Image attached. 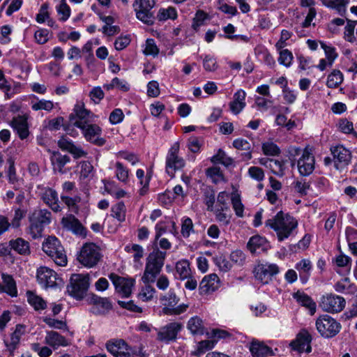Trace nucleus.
I'll return each instance as SVG.
<instances>
[{
    "label": "nucleus",
    "mask_w": 357,
    "mask_h": 357,
    "mask_svg": "<svg viewBox=\"0 0 357 357\" xmlns=\"http://www.w3.org/2000/svg\"><path fill=\"white\" fill-rule=\"evenodd\" d=\"M86 141L96 146H103L106 143L102 137V129L98 124L90 122L79 128Z\"/></svg>",
    "instance_id": "nucleus-14"
},
{
    "label": "nucleus",
    "mask_w": 357,
    "mask_h": 357,
    "mask_svg": "<svg viewBox=\"0 0 357 357\" xmlns=\"http://www.w3.org/2000/svg\"><path fill=\"white\" fill-rule=\"evenodd\" d=\"M68 229L82 238L86 236V229L77 219L72 215H68Z\"/></svg>",
    "instance_id": "nucleus-37"
},
{
    "label": "nucleus",
    "mask_w": 357,
    "mask_h": 357,
    "mask_svg": "<svg viewBox=\"0 0 357 357\" xmlns=\"http://www.w3.org/2000/svg\"><path fill=\"white\" fill-rule=\"evenodd\" d=\"M45 342L54 349H57L60 346H66V340L65 337L61 335L57 332L50 331L47 333L45 337Z\"/></svg>",
    "instance_id": "nucleus-34"
},
{
    "label": "nucleus",
    "mask_w": 357,
    "mask_h": 357,
    "mask_svg": "<svg viewBox=\"0 0 357 357\" xmlns=\"http://www.w3.org/2000/svg\"><path fill=\"white\" fill-rule=\"evenodd\" d=\"M293 58V54L289 50H283L279 52L278 62L280 65L289 68L292 63Z\"/></svg>",
    "instance_id": "nucleus-64"
},
{
    "label": "nucleus",
    "mask_w": 357,
    "mask_h": 357,
    "mask_svg": "<svg viewBox=\"0 0 357 357\" xmlns=\"http://www.w3.org/2000/svg\"><path fill=\"white\" fill-rule=\"evenodd\" d=\"M105 190L115 199H121L128 195V193L120 188L115 181L102 180Z\"/></svg>",
    "instance_id": "nucleus-30"
},
{
    "label": "nucleus",
    "mask_w": 357,
    "mask_h": 357,
    "mask_svg": "<svg viewBox=\"0 0 357 357\" xmlns=\"http://www.w3.org/2000/svg\"><path fill=\"white\" fill-rule=\"evenodd\" d=\"M107 350L115 357H135V351L123 340H112L106 342Z\"/></svg>",
    "instance_id": "nucleus-12"
},
{
    "label": "nucleus",
    "mask_w": 357,
    "mask_h": 357,
    "mask_svg": "<svg viewBox=\"0 0 357 357\" xmlns=\"http://www.w3.org/2000/svg\"><path fill=\"white\" fill-rule=\"evenodd\" d=\"M220 286V279L216 274H209L204 277L199 284L201 294H209L215 291Z\"/></svg>",
    "instance_id": "nucleus-23"
},
{
    "label": "nucleus",
    "mask_w": 357,
    "mask_h": 357,
    "mask_svg": "<svg viewBox=\"0 0 357 357\" xmlns=\"http://www.w3.org/2000/svg\"><path fill=\"white\" fill-rule=\"evenodd\" d=\"M335 290L339 293L354 294L357 291L356 286L351 282L349 278L346 277L334 285Z\"/></svg>",
    "instance_id": "nucleus-33"
},
{
    "label": "nucleus",
    "mask_w": 357,
    "mask_h": 357,
    "mask_svg": "<svg viewBox=\"0 0 357 357\" xmlns=\"http://www.w3.org/2000/svg\"><path fill=\"white\" fill-rule=\"evenodd\" d=\"M187 328L192 335H204L206 333L204 321L198 316L192 317L188 320Z\"/></svg>",
    "instance_id": "nucleus-32"
},
{
    "label": "nucleus",
    "mask_w": 357,
    "mask_h": 357,
    "mask_svg": "<svg viewBox=\"0 0 357 357\" xmlns=\"http://www.w3.org/2000/svg\"><path fill=\"white\" fill-rule=\"evenodd\" d=\"M175 268L176 274L181 280H185L191 275L190 262L187 259H181L177 261Z\"/></svg>",
    "instance_id": "nucleus-39"
},
{
    "label": "nucleus",
    "mask_w": 357,
    "mask_h": 357,
    "mask_svg": "<svg viewBox=\"0 0 357 357\" xmlns=\"http://www.w3.org/2000/svg\"><path fill=\"white\" fill-rule=\"evenodd\" d=\"M331 153L337 169L348 165L351 159L350 151L342 145H337L331 149Z\"/></svg>",
    "instance_id": "nucleus-20"
},
{
    "label": "nucleus",
    "mask_w": 357,
    "mask_h": 357,
    "mask_svg": "<svg viewBox=\"0 0 357 357\" xmlns=\"http://www.w3.org/2000/svg\"><path fill=\"white\" fill-rule=\"evenodd\" d=\"M321 47L324 51L326 59L329 61V65H333L338 56L336 49L331 45H327L324 43H321Z\"/></svg>",
    "instance_id": "nucleus-63"
},
{
    "label": "nucleus",
    "mask_w": 357,
    "mask_h": 357,
    "mask_svg": "<svg viewBox=\"0 0 357 357\" xmlns=\"http://www.w3.org/2000/svg\"><path fill=\"white\" fill-rule=\"evenodd\" d=\"M247 247L252 253H260L262 251L266 250L268 245L264 237L256 235L249 239Z\"/></svg>",
    "instance_id": "nucleus-28"
},
{
    "label": "nucleus",
    "mask_w": 357,
    "mask_h": 357,
    "mask_svg": "<svg viewBox=\"0 0 357 357\" xmlns=\"http://www.w3.org/2000/svg\"><path fill=\"white\" fill-rule=\"evenodd\" d=\"M10 125L17 131L21 139L27 138L29 135L27 117L20 115L14 117L11 121Z\"/></svg>",
    "instance_id": "nucleus-25"
},
{
    "label": "nucleus",
    "mask_w": 357,
    "mask_h": 357,
    "mask_svg": "<svg viewBox=\"0 0 357 357\" xmlns=\"http://www.w3.org/2000/svg\"><path fill=\"white\" fill-rule=\"evenodd\" d=\"M38 282L43 288L54 287L59 284L57 280L56 273L52 270L46 266H41L38 268L36 274Z\"/></svg>",
    "instance_id": "nucleus-18"
},
{
    "label": "nucleus",
    "mask_w": 357,
    "mask_h": 357,
    "mask_svg": "<svg viewBox=\"0 0 357 357\" xmlns=\"http://www.w3.org/2000/svg\"><path fill=\"white\" fill-rule=\"evenodd\" d=\"M312 337L306 330H301L296 335L295 340L291 342L289 346L291 348L298 353H310L312 350L311 343Z\"/></svg>",
    "instance_id": "nucleus-19"
},
{
    "label": "nucleus",
    "mask_w": 357,
    "mask_h": 357,
    "mask_svg": "<svg viewBox=\"0 0 357 357\" xmlns=\"http://www.w3.org/2000/svg\"><path fill=\"white\" fill-rule=\"evenodd\" d=\"M5 292L12 297L17 296L16 283L13 277L10 275L3 273L1 275Z\"/></svg>",
    "instance_id": "nucleus-41"
},
{
    "label": "nucleus",
    "mask_w": 357,
    "mask_h": 357,
    "mask_svg": "<svg viewBox=\"0 0 357 357\" xmlns=\"http://www.w3.org/2000/svg\"><path fill=\"white\" fill-rule=\"evenodd\" d=\"M10 245L15 251L20 255H27L30 252L29 242L21 238L10 241Z\"/></svg>",
    "instance_id": "nucleus-47"
},
{
    "label": "nucleus",
    "mask_w": 357,
    "mask_h": 357,
    "mask_svg": "<svg viewBox=\"0 0 357 357\" xmlns=\"http://www.w3.org/2000/svg\"><path fill=\"white\" fill-rule=\"evenodd\" d=\"M100 248L93 243H84L77 254L78 261L84 267L90 268L96 266L102 259Z\"/></svg>",
    "instance_id": "nucleus-3"
},
{
    "label": "nucleus",
    "mask_w": 357,
    "mask_h": 357,
    "mask_svg": "<svg viewBox=\"0 0 357 357\" xmlns=\"http://www.w3.org/2000/svg\"><path fill=\"white\" fill-rule=\"evenodd\" d=\"M109 278L114 286L115 291L122 297H129L135 284V280L132 278L119 276L116 273H110Z\"/></svg>",
    "instance_id": "nucleus-11"
},
{
    "label": "nucleus",
    "mask_w": 357,
    "mask_h": 357,
    "mask_svg": "<svg viewBox=\"0 0 357 357\" xmlns=\"http://www.w3.org/2000/svg\"><path fill=\"white\" fill-rule=\"evenodd\" d=\"M211 162L213 163L222 164L225 166H229L232 164V159L227 155L225 151L219 149L218 153L211 158Z\"/></svg>",
    "instance_id": "nucleus-61"
},
{
    "label": "nucleus",
    "mask_w": 357,
    "mask_h": 357,
    "mask_svg": "<svg viewBox=\"0 0 357 357\" xmlns=\"http://www.w3.org/2000/svg\"><path fill=\"white\" fill-rule=\"evenodd\" d=\"M142 52L146 56L155 57L159 54V48L153 38L146 39L145 43L142 45Z\"/></svg>",
    "instance_id": "nucleus-48"
},
{
    "label": "nucleus",
    "mask_w": 357,
    "mask_h": 357,
    "mask_svg": "<svg viewBox=\"0 0 357 357\" xmlns=\"http://www.w3.org/2000/svg\"><path fill=\"white\" fill-rule=\"evenodd\" d=\"M296 165L299 174L303 176L310 175L315 168V158L312 151L305 147L300 158L296 161Z\"/></svg>",
    "instance_id": "nucleus-15"
},
{
    "label": "nucleus",
    "mask_w": 357,
    "mask_h": 357,
    "mask_svg": "<svg viewBox=\"0 0 357 357\" xmlns=\"http://www.w3.org/2000/svg\"><path fill=\"white\" fill-rule=\"evenodd\" d=\"M40 195L43 202L47 204L54 211H61L58 203V195L55 190L46 187H38Z\"/></svg>",
    "instance_id": "nucleus-21"
},
{
    "label": "nucleus",
    "mask_w": 357,
    "mask_h": 357,
    "mask_svg": "<svg viewBox=\"0 0 357 357\" xmlns=\"http://www.w3.org/2000/svg\"><path fill=\"white\" fill-rule=\"evenodd\" d=\"M180 144L174 142L167 151L165 158V170L171 176L174 177L176 171L183 169L185 165V160L179 155Z\"/></svg>",
    "instance_id": "nucleus-6"
},
{
    "label": "nucleus",
    "mask_w": 357,
    "mask_h": 357,
    "mask_svg": "<svg viewBox=\"0 0 357 357\" xmlns=\"http://www.w3.org/2000/svg\"><path fill=\"white\" fill-rule=\"evenodd\" d=\"M245 92L242 90H238L234 95V100L229 103V108L234 114H239L245 107Z\"/></svg>",
    "instance_id": "nucleus-29"
},
{
    "label": "nucleus",
    "mask_w": 357,
    "mask_h": 357,
    "mask_svg": "<svg viewBox=\"0 0 357 357\" xmlns=\"http://www.w3.org/2000/svg\"><path fill=\"white\" fill-rule=\"evenodd\" d=\"M104 89L107 91L118 89L123 91H128L130 89V85L125 80L114 77L110 83L105 84L103 85Z\"/></svg>",
    "instance_id": "nucleus-51"
},
{
    "label": "nucleus",
    "mask_w": 357,
    "mask_h": 357,
    "mask_svg": "<svg viewBox=\"0 0 357 357\" xmlns=\"http://www.w3.org/2000/svg\"><path fill=\"white\" fill-rule=\"evenodd\" d=\"M27 301L36 311L43 310L47 308V302L36 293L28 291L26 292Z\"/></svg>",
    "instance_id": "nucleus-35"
},
{
    "label": "nucleus",
    "mask_w": 357,
    "mask_h": 357,
    "mask_svg": "<svg viewBox=\"0 0 357 357\" xmlns=\"http://www.w3.org/2000/svg\"><path fill=\"white\" fill-rule=\"evenodd\" d=\"M316 328L322 337L329 338L334 337L340 332L341 326L333 317L324 314L317 319Z\"/></svg>",
    "instance_id": "nucleus-9"
},
{
    "label": "nucleus",
    "mask_w": 357,
    "mask_h": 357,
    "mask_svg": "<svg viewBox=\"0 0 357 357\" xmlns=\"http://www.w3.org/2000/svg\"><path fill=\"white\" fill-rule=\"evenodd\" d=\"M25 327L17 324L15 331L11 333L9 340H4V344L10 355H13L14 351L17 348L22 336L24 334Z\"/></svg>",
    "instance_id": "nucleus-22"
},
{
    "label": "nucleus",
    "mask_w": 357,
    "mask_h": 357,
    "mask_svg": "<svg viewBox=\"0 0 357 357\" xmlns=\"http://www.w3.org/2000/svg\"><path fill=\"white\" fill-rule=\"evenodd\" d=\"M166 252L158 249L149 254L146 259V265L142 280L144 284L153 283L160 274L166 258Z\"/></svg>",
    "instance_id": "nucleus-2"
},
{
    "label": "nucleus",
    "mask_w": 357,
    "mask_h": 357,
    "mask_svg": "<svg viewBox=\"0 0 357 357\" xmlns=\"http://www.w3.org/2000/svg\"><path fill=\"white\" fill-rule=\"evenodd\" d=\"M33 98L36 100H31V107L33 111L45 110L46 112H51L54 106L52 101L45 99H38L36 96H32Z\"/></svg>",
    "instance_id": "nucleus-38"
},
{
    "label": "nucleus",
    "mask_w": 357,
    "mask_h": 357,
    "mask_svg": "<svg viewBox=\"0 0 357 357\" xmlns=\"http://www.w3.org/2000/svg\"><path fill=\"white\" fill-rule=\"evenodd\" d=\"M146 285L141 288L139 294L138 298L144 302H147L151 301L156 293V291L153 287L148 284H145Z\"/></svg>",
    "instance_id": "nucleus-49"
},
{
    "label": "nucleus",
    "mask_w": 357,
    "mask_h": 357,
    "mask_svg": "<svg viewBox=\"0 0 357 357\" xmlns=\"http://www.w3.org/2000/svg\"><path fill=\"white\" fill-rule=\"evenodd\" d=\"M112 169L114 170L115 177L116 179L123 184H128L130 181V171L121 162L116 161L111 163Z\"/></svg>",
    "instance_id": "nucleus-31"
},
{
    "label": "nucleus",
    "mask_w": 357,
    "mask_h": 357,
    "mask_svg": "<svg viewBox=\"0 0 357 357\" xmlns=\"http://www.w3.org/2000/svg\"><path fill=\"white\" fill-rule=\"evenodd\" d=\"M111 215L119 222H123L126 220V207L123 202H119L112 206Z\"/></svg>",
    "instance_id": "nucleus-45"
},
{
    "label": "nucleus",
    "mask_w": 357,
    "mask_h": 357,
    "mask_svg": "<svg viewBox=\"0 0 357 357\" xmlns=\"http://www.w3.org/2000/svg\"><path fill=\"white\" fill-rule=\"evenodd\" d=\"M29 221V231L32 237L33 238H36L41 236L45 226L41 223L38 222L37 220L33 219V217L32 215H30Z\"/></svg>",
    "instance_id": "nucleus-55"
},
{
    "label": "nucleus",
    "mask_w": 357,
    "mask_h": 357,
    "mask_svg": "<svg viewBox=\"0 0 357 357\" xmlns=\"http://www.w3.org/2000/svg\"><path fill=\"white\" fill-rule=\"evenodd\" d=\"M154 6L155 0H135L132 3L136 17L148 25L154 22L155 17L152 11Z\"/></svg>",
    "instance_id": "nucleus-8"
},
{
    "label": "nucleus",
    "mask_w": 357,
    "mask_h": 357,
    "mask_svg": "<svg viewBox=\"0 0 357 357\" xmlns=\"http://www.w3.org/2000/svg\"><path fill=\"white\" fill-rule=\"evenodd\" d=\"M33 219L37 220L38 222L44 226L47 225L51 221V213L47 210H36L31 215Z\"/></svg>",
    "instance_id": "nucleus-54"
},
{
    "label": "nucleus",
    "mask_w": 357,
    "mask_h": 357,
    "mask_svg": "<svg viewBox=\"0 0 357 357\" xmlns=\"http://www.w3.org/2000/svg\"><path fill=\"white\" fill-rule=\"evenodd\" d=\"M351 261V258L344 254L337 255L333 259V263H334L337 268H343L347 274L350 273Z\"/></svg>",
    "instance_id": "nucleus-44"
},
{
    "label": "nucleus",
    "mask_w": 357,
    "mask_h": 357,
    "mask_svg": "<svg viewBox=\"0 0 357 357\" xmlns=\"http://www.w3.org/2000/svg\"><path fill=\"white\" fill-rule=\"evenodd\" d=\"M160 303L163 305L162 312L166 315H179L186 312L188 304L182 303L176 305L179 298L173 289H170L167 294L160 298Z\"/></svg>",
    "instance_id": "nucleus-5"
},
{
    "label": "nucleus",
    "mask_w": 357,
    "mask_h": 357,
    "mask_svg": "<svg viewBox=\"0 0 357 357\" xmlns=\"http://www.w3.org/2000/svg\"><path fill=\"white\" fill-rule=\"evenodd\" d=\"M217 344V340H206L199 342L195 350L192 353V355L200 356L206 351L212 349Z\"/></svg>",
    "instance_id": "nucleus-46"
},
{
    "label": "nucleus",
    "mask_w": 357,
    "mask_h": 357,
    "mask_svg": "<svg viewBox=\"0 0 357 357\" xmlns=\"http://www.w3.org/2000/svg\"><path fill=\"white\" fill-rule=\"evenodd\" d=\"M266 225L276 232L279 241H283L296 229L298 222L290 215L280 211L273 218L267 220Z\"/></svg>",
    "instance_id": "nucleus-1"
},
{
    "label": "nucleus",
    "mask_w": 357,
    "mask_h": 357,
    "mask_svg": "<svg viewBox=\"0 0 357 357\" xmlns=\"http://www.w3.org/2000/svg\"><path fill=\"white\" fill-rule=\"evenodd\" d=\"M345 303L346 301L343 297L329 294L321 297L319 306L325 312L337 313L344 309Z\"/></svg>",
    "instance_id": "nucleus-13"
},
{
    "label": "nucleus",
    "mask_w": 357,
    "mask_h": 357,
    "mask_svg": "<svg viewBox=\"0 0 357 357\" xmlns=\"http://www.w3.org/2000/svg\"><path fill=\"white\" fill-rule=\"evenodd\" d=\"M344 80V75L339 70H333L327 77L326 86L331 89L338 87Z\"/></svg>",
    "instance_id": "nucleus-42"
},
{
    "label": "nucleus",
    "mask_w": 357,
    "mask_h": 357,
    "mask_svg": "<svg viewBox=\"0 0 357 357\" xmlns=\"http://www.w3.org/2000/svg\"><path fill=\"white\" fill-rule=\"evenodd\" d=\"M70 296L80 301L85 296L89 287V275L73 274L70 277Z\"/></svg>",
    "instance_id": "nucleus-10"
},
{
    "label": "nucleus",
    "mask_w": 357,
    "mask_h": 357,
    "mask_svg": "<svg viewBox=\"0 0 357 357\" xmlns=\"http://www.w3.org/2000/svg\"><path fill=\"white\" fill-rule=\"evenodd\" d=\"M322 4L328 8L335 9L342 15L346 12L347 5L349 0H320Z\"/></svg>",
    "instance_id": "nucleus-40"
},
{
    "label": "nucleus",
    "mask_w": 357,
    "mask_h": 357,
    "mask_svg": "<svg viewBox=\"0 0 357 357\" xmlns=\"http://www.w3.org/2000/svg\"><path fill=\"white\" fill-rule=\"evenodd\" d=\"M125 251L132 254L135 262H138L144 256V248L137 244H128L125 247Z\"/></svg>",
    "instance_id": "nucleus-53"
},
{
    "label": "nucleus",
    "mask_w": 357,
    "mask_h": 357,
    "mask_svg": "<svg viewBox=\"0 0 357 357\" xmlns=\"http://www.w3.org/2000/svg\"><path fill=\"white\" fill-rule=\"evenodd\" d=\"M262 151L266 155H277L280 153V149L277 144L273 142L268 141L261 144Z\"/></svg>",
    "instance_id": "nucleus-60"
},
{
    "label": "nucleus",
    "mask_w": 357,
    "mask_h": 357,
    "mask_svg": "<svg viewBox=\"0 0 357 357\" xmlns=\"http://www.w3.org/2000/svg\"><path fill=\"white\" fill-rule=\"evenodd\" d=\"M337 128L340 131L344 134H354V125L353 123L349 121L347 119L342 118L340 119L337 123Z\"/></svg>",
    "instance_id": "nucleus-62"
},
{
    "label": "nucleus",
    "mask_w": 357,
    "mask_h": 357,
    "mask_svg": "<svg viewBox=\"0 0 357 357\" xmlns=\"http://www.w3.org/2000/svg\"><path fill=\"white\" fill-rule=\"evenodd\" d=\"M293 298L299 305L308 310V313L311 316L315 314L317 311V304L310 296L303 291H298L293 294Z\"/></svg>",
    "instance_id": "nucleus-24"
},
{
    "label": "nucleus",
    "mask_w": 357,
    "mask_h": 357,
    "mask_svg": "<svg viewBox=\"0 0 357 357\" xmlns=\"http://www.w3.org/2000/svg\"><path fill=\"white\" fill-rule=\"evenodd\" d=\"M255 278L264 284H268L274 275L279 273V268L275 264H259L255 268Z\"/></svg>",
    "instance_id": "nucleus-16"
},
{
    "label": "nucleus",
    "mask_w": 357,
    "mask_h": 357,
    "mask_svg": "<svg viewBox=\"0 0 357 357\" xmlns=\"http://www.w3.org/2000/svg\"><path fill=\"white\" fill-rule=\"evenodd\" d=\"M98 116L85 107L82 102H78L75 105L73 112L70 116V123L78 128L84 125L94 121Z\"/></svg>",
    "instance_id": "nucleus-7"
},
{
    "label": "nucleus",
    "mask_w": 357,
    "mask_h": 357,
    "mask_svg": "<svg viewBox=\"0 0 357 357\" xmlns=\"http://www.w3.org/2000/svg\"><path fill=\"white\" fill-rule=\"evenodd\" d=\"M194 232V225L192 220L188 217H183L181 219V235L184 238H188Z\"/></svg>",
    "instance_id": "nucleus-57"
},
{
    "label": "nucleus",
    "mask_w": 357,
    "mask_h": 357,
    "mask_svg": "<svg viewBox=\"0 0 357 357\" xmlns=\"http://www.w3.org/2000/svg\"><path fill=\"white\" fill-rule=\"evenodd\" d=\"M269 169L278 176H283L287 170V162L282 160H272L270 162Z\"/></svg>",
    "instance_id": "nucleus-43"
},
{
    "label": "nucleus",
    "mask_w": 357,
    "mask_h": 357,
    "mask_svg": "<svg viewBox=\"0 0 357 357\" xmlns=\"http://www.w3.org/2000/svg\"><path fill=\"white\" fill-rule=\"evenodd\" d=\"M51 161L54 172L62 174L66 173L65 165L67 162L66 155H62L59 152H53Z\"/></svg>",
    "instance_id": "nucleus-36"
},
{
    "label": "nucleus",
    "mask_w": 357,
    "mask_h": 357,
    "mask_svg": "<svg viewBox=\"0 0 357 357\" xmlns=\"http://www.w3.org/2000/svg\"><path fill=\"white\" fill-rule=\"evenodd\" d=\"M177 17V11L175 8L169 6L167 8H162L159 9L157 14V18L160 21L167 20H175Z\"/></svg>",
    "instance_id": "nucleus-52"
},
{
    "label": "nucleus",
    "mask_w": 357,
    "mask_h": 357,
    "mask_svg": "<svg viewBox=\"0 0 357 357\" xmlns=\"http://www.w3.org/2000/svg\"><path fill=\"white\" fill-rule=\"evenodd\" d=\"M43 250L60 266L67 265V255L60 241L54 236L48 237L43 243Z\"/></svg>",
    "instance_id": "nucleus-4"
},
{
    "label": "nucleus",
    "mask_w": 357,
    "mask_h": 357,
    "mask_svg": "<svg viewBox=\"0 0 357 357\" xmlns=\"http://www.w3.org/2000/svg\"><path fill=\"white\" fill-rule=\"evenodd\" d=\"M250 351L253 357H267L275 355V352L271 347L259 341H252Z\"/></svg>",
    "instance_id": "nucleus-27"
},
{
    "label": "nucleus",
    "mask_w": 357,
    "mask_h": 357,
    "mask_svg": "<svg viewBox=\"0 0 357 357\" xmlns=\"http://www.w3.org/2000/svg\"><path fill=\"white\" fill-rule=\"evenodd\" d=\"M229 211L226 208L217 207L214 209V214L218 222L223 225H228L230 223L231 215L227 213Z\"/></svg>",
    "instance_id": "nucleus-56"
},
{
    "label": "nucleus",
    "mask_w": 357,
    "mask_h": 357,
    "mask_svg": "<svg viewBox=\"0 0 357 357\" xmlns=\"http://www.w3.org/2000/svg\"><path fill=\"white\" fill-rule=\"evenodd\" d=\"M345 232L349 249L354 255L357 256V242H352V241L357 240V230L347 227Z\"/></svg>",
    "instance_id": "nucleus-50"
},
{
    "label": "nucleus",
    "mask_w": 357,
    "mask_h": 357,
    "mask_svg": "<svg viewBox=\"0 0 357 357\" xmlns=\"http://www.w3.org/2000/svg\"><path fill=\"white\" fill-rule=\"evenodd\" d=\"M203 67L207 72H214L218 68L216 58L211 54H206L203 58Z\"/></svg>",
    "instance_id": "nucleus-58"
},
{
    "label": "nucleus",
    "mask_w": 357,
    "mask_h": 357,
    "mask_svg": "<svg viewBox=\"0 0 357 357\" xmlns=\"http://www.w3.org/2000/svg\"><path fill=\"white\" fill-rule=\"evenodd\" d=\"M312 263L308 259H303L297 262L295 268L299 273L300 280L302 284H305L308 281L312 270Z\"/></svg>",
    "instance_id": "nucleus-26"
},
{
    "label": "nucleus",
    "mask_w": 357,
    "mask_h": 357,
    "mask_svg": "<svg viewBox=\"0 0 357 357\" xmlns=\"http://www.w3.org/2000/svg\"><path fill=\"white\" fill-rule=\"evenodd\" d=\"M217 8L229 17H234L238 13L237 8L235 6L229 5L222 0H218Z\"/></svg>",
    "instance_id": "nucleus-59"
},
{
    "label": "nucleus",
    "mask_w": 357,
    "mask_h": 357,
    "mask_svg": "<svg viewBox=\"0 0 357 357\" xmlns=\"http://www.w3.org/2000/svg\"><path fill=\"white\" fill-rule=\"evenodd\" d=\"M182 325L178 322H172L158 331L157 340L165 344L175 341Z\"/></svg>",
    "instance_id": "nucleus-17"
}]
</instances>
